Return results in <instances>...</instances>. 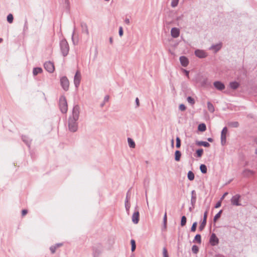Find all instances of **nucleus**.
<instances>
[{"mask_svg":"<svg viewBox=\"0 0 257 257\" xmlns=\"http://www.w3.org/2000/svg\"><path fill=\"white\" fill-rule=\"evenodd\" d=\"M184 71L185 72L186 75L188 77H189V72L188 71L186 70H184Z\"/></svg>","mask_w":257,"mask_h":257,"instance_id":"59","label":"nucleus"},{"mask_svg":"<svg viewBox=\"0 0 257 257\" xmlns=\"http://www.w3.org/2000/svg\"><path fill=\"white\" fill-rule=\"evenodd\" d=\"M109 42L110 44H112L113 43V39L112 37H110L109 39Z\"/></svg>","mask_w":257,"mask_h":257,"instance_id":"60","label":"nucleus"},{"mask_svg":"<svg viewBox=\"0 0 257 257\" xmlns=\"http://www.w3.org/2000/svg\"><path fill=\"white\" fill-rule=\"evenodd\" d=\"M197 225V222H195L193 223L192 226L191 228V232H195L196 230V227Z\"/></svg>","mask_w":257,"mask_h":257,"instance_id":"44","label":"nucleus"},{"mask_svg":"<svg viewBox=\"0 0 257 257\" xmlns=\"http://www.w3.org/2000/svg\"><path fill=\"white\" fill-rule=\"evenodd\" d=\"M194 54L195 56L199 58H205L207 56V53L203 50L197 49L195 51Z\"/></svg>","mask_w":257,"mask_h":257,"instance_id":"9","label":"nucleus"},{"mask_svg":"<svg viewBox=\"0 0 257 257\" xmlns=\"http://www.w3.org/2000/svg\"><path fill=\"white\" fill-rule=\"evenodd\" d=\"M207 140H208V142H213V139H212V138H208V139H207Z\"/></svg>","mask_w":257,"mask_h":257,"instance_id":"61","label":"nucleus"},{"mask_svg":"<svg viewBox=\"0 0 257 257\" xmlns=\"http://www.w3.org/2000/svg\"><path fill=\"white\" fill-rule=\"evenodd\" d=\"M181 65L184 67H186L189 64V60L185 56H181L179 58Z\"/></svg>","mask_w":257,"mask_h":257,"instance_id":"16","label":"nucleus"},{"mask_svg":"<svg viewBox=\"0 0 257 257\" xmlns=\"http://www.w3.org/2000/svg\"><path fill=\"white\" fill-rule=\"evenodd\" d=\"M187 100L191 105H193L195 103V100L191 96H188L187 98Z\"/></svg>","mask_w":257,"mask_h":257,"instance_id":"40","label":"nucleus"},{"mask_svg":"<svg viewBox=\"0 0 257 257\" xmlns=\"http://www.w3.org/2000/svg\"><path fill=\"white\" fill-rule=\"evenodd\" d=\"M81 79V73L79 70H77L74 77V84L76 88H77L80 85Z\"/></svg>","mask_w":257,"mask_h":257,"instance_id":"5","label":"nucleus"},{"mask_svg":"<svg viewBox=\"0 0 257 257\" xmlns=\"http://www.w3.org/2000/svg\"><path fill=\"white\" fill-rule=\"evenodd\" d=\"M198 130L200 132H204L206 130V125L204 123L199 124Z\"/></svg>","mask_w":257,"mask_h":257,"instance_id":"30","label":"nucleus"},{"mask_svg":"<svg viewBox=\"0 0 257 257\" xmlns=\"http://www.w3.org/2000/svg\"><path fill=\"white\" fill-rule=\"evenodd\" d=\"M222 47V45L221 43L217 44L215 45H212L209 49L210 50H213L215 53L217 52Z\"/></svg>","mask_w":257,"mask_h":257,"instance_id":"17","label":"nucleus"},{"mask_svg":"<svg viewBox=\"0 0 257 257\" xmlns=\"http://www.w3.org/2000/svg\"><path fill=\"white\" fill-rule=\"evenodd\" d=\"M167 221V213L166 212L165 213V214H164V217H163V225H164V228H166Z\"/></svg>","mask_w":257,"mask_h":257,"instance_id":"42","label":"nucleus"},{"mask_svg":"<svg viewBox=\"0 0 257 257\" xmlns=\"http://www.w3.org/2000/svg\"><path fill=\"white\" fill-rule=\"evenodd\" d=\"M203 153V150L202 149H199L196 151L197 156L198 157H201Z\"/></svg>","mask_w":257,"mask_h":257,"instance_id":"39","label":"nucleus"},{"mask_svg":"<svg viewBox=\"0 0 257 257\" xmlns=\"http://www.w3.org/2000/svg\"><path fill=\"white\" fill-rule=\"evenodd\" d=\"M207 218V211H205L204 213L203 219L199 227V229L200 231H202L204 229L205 225L206 224Z\"/></svg>","mask_w":257,"mask_h":257,"instance_id":"12","label":"nucleus"},{"mask_svg":"<svg viewBox=\"0 0 257 257\" xmlns=\"http://www.w3.org/2000/svg\"><path fill=\"white\" fill-rule=\"evenodd\" d=\"M127 142L130 148H134L135 147L136 144L133 139L130 138H127Z\"/></svg>","mask_w":257,"mask_h":257,"instance_id":"24","label":"nucleus"},{"mask_svg":"<svg viewBox=\"0 0 257 257\" xmlns=\"http://www.w3.org/2000/svg\"><path fill=\"white\" fill-rule=\"evenodd\" d=\"M44 67L46 70L49 73H53L55 70L54 63L51 61L46 62L44 64Z\"/></svg>","mask_w":257,"mask_h":257,"instance_id":"6","label":"nucleus"},{"mask_svg":"<svg viewBox=\"0 0 257 257\" xmlns=\"http://www.w3.org/2000/svg\"><path fill=\"white\" fill-rule=\"evenodd\" d=\"M79 106L78 105L74 106L72 110V115L68 119V128L71 132H75L78 130V120L79 116Z\"/></svg>","mask_w":257,"mask_h":257,"instance_id":"1","label":"nucleus"},{"mask_svg":"<svg viewBox=\"0 0 257 257\" xmlns=\"http://www.w3.org/2000/svg\"><path fill=\"white\" fill-rule=\"evenodd\" d=\"M119 36L121 37L123 35V29L122 27H119L118 31Z\"/></svg>","mask_w":257,"mask_h":257,"instance_id":"49","label":"nucleus"},{"mask_svg":"<svg viewBox=\"0 0 257 257\" xmlns=\"http://www.w3.org/2000/svg\"><path fill=\"white\" fill-rule=\"evenodd\" d=\"M197 200V195L195 190L191 191V204L193 208L195 207V205Z\"/></svg>","mask_w":257,"mask_h":257,"instance_id":"14","label":"nucleus"},{"mask_svg":"<svg viewBox=\"0 0 257 257\" xmlns=\"http://www.w3.org/2000/svg\"><path fill=\"white\" fill-rule=\"evenodd\" d=\"M130 198H131V193H130V190H129L126 193V198L125 199V202L127 203V202H129Z\"/></svg>","mask_w":257,"mask_h":257,"instance_id":"43","label":"nucleus"},{"mask_svg":"<svg viewBox=\"0 0 257 257\" xmlns=\"http://www.w3.org/2000/svg\"><path fill=\"white\" fill-rule=\"evenodd\" d=\"M228 125L231 127H237L239 126V123L237 121H230L228 123Z\"/></svg>","mask_w":257,"mask_h":257,"instance_id":"25","label":"nucleus"},{"mask_svg":"<svg viewBox=\"0 0 257 257\" xmlns=\"http://www.w3.org/2000/svg\"><path fill=\"white\" fill-rule=\"evenodd\" d=\"M222 213V210L219 211L214 217L213 221L216 222L217 220L220 217Z\"/></svg>","mask_w":257,"mask_h":257,"instance_id":"38","label":"nucleus"},{"mask_svg":"<svg viewBox=\"0 0 257 257\" xmlns=\"http://www.w3.org/2000/svg\"><path fill=\"white\" fill-rule=\"evenodd\" d=\"M163 257H169L168 251L166 247H164L163 249Z\"/></svg>","mask_w":257,"mask_h":257,"instance_id":"46","label":"nucleus"},{"mask_svg":"<svg viewBox=\"0 0 257 257\" xmlns=\"http://www.w3.org/2000/svg\"><path fill=\"white\" fill-rule=\"evenodd\" d=\"M196 144L198 146H204L205 147H209L210 146V144L208 142L204 141H196Z\"/></svg>","mask_w":257,"mask_h":257,"instance_id":"19","label":"nucleus"},{"mask_svg":"<svg viewBox=\"0 0 257 257\" xmlns=\"http://www.w3.org/2000/svg\"><path fill=\"white\" fill-rule=\"evenodd\" d=\"M221 205V201H218L215 204V208H219V207H220Z\"/></svg>","mask_w":257,"mask_h":257,"instance_id":"52","label":"nucleus"},{"mask_svg":"<svg viewBox=\"0 0 257 257\" xmlns=\"http://www.w3.org/2000/svg\"><path fill=\"white\" fill-rule=\"evenodd\" d=\"M22 141L28 146V147H30L31 140L26 136H22Z\"/></svg>","mask_w":257,"mask_h":257,"instance_id":"18","label":"nucleus"},{"mask_svg":"<svg viewBox=\"0 0 257 257\" xmlns=\"http://www.w3.org/2000/svg\"><path fill=\"white\" fill-rule=\"evenodd\" d=\"M243 175L244 176H249L252 175L253 174V172L251 170L246 169L243 171Z\"/></svg>","mask_w":257,"mask_h":257,"instance_id":"32","label":"nucleus"},{"mask_svg":"<svg viewBox=\"0 0 257 257\" xmlns=\"http://www.w3.org/2000/svg\"><path fill=\"white\" fill-rule=\"evenodd\" d=\"M179 0H172L171 6L173 8H175L178 5Z\"/></svg>","mask_w":257,"mask_h":257,"instance_id":"41","label":"nucleus"},{"mask_svg":"<svg viewBox=\"0 0 257 257\" xmlns=\"http://www.w3.org/2000/svg\"><path fill=\"white\" fill-rule=\"evenodd\" d=\"M57 248L55 246V245H52L50 246V250L52 253H54L56 251Z\"/></svg>","mask_w":257,"mask_h":257,"instance_id":"47","label":"nucleus"},{"mask_svg":"<svg viewBox=\"0 0 257 257\" xmlns=\"http://www.w3.org/2000/svg\"><path fill=\"white\" fill-rule=\"evenodd\" d=\"M181 146V140L179 137L176 138V147L177 148H180Z\"/></svg>","mask_w":257,"mask_h":257,"instance_id":"45","label":"nucleus"},{"mask_svg":"<svg viewBox=\"0 0 257 257\" xmlns=\"http://www.w3.org/2000/svg\"><path fill=\"white\" fill-rule=\"evenodd\" d=\"M200 170L201 172L203 174L206 173H207V169L206 166L205 165H204V164H201L200 166Z\"/></svg>","mask_w":257,"mask_h":257,"instance_id":"29","label":"nucleus"},{"mask_svg":"<svg viewBox=\"0 0 257 257\" xmlns=\"http://www.w3.org/2000/svg\"><path fill=\"white\" fill-rule=\"evenodd\" d=\"M230 86L233 89H237L239 86V83L236 81L231 82L230 83Z\"/></svg>","mask_w":257,"mask_h":257,"instance_id":"26","label":"nucleus"},{"mask_svg":"<svg viewBox=\"0 0 257 257\" xmlns=\"http://www.w3.org/2000/svg\"><path fill=\"white\" fill-rule=\"evenodd\" d=\"M28 28V22H27V20H26L25 21V22L24 29V30H27Z\"/></svg>","mask_w":257,"mask_h":257,"instance_id":"53","label":"nucleus"},{"mask_svg":"<svg viewBox=\"0 0 257 257\" xmlns=\"http://www.w3.org/2000/svg\"><path fill=\"white\" fill-rule=\"evenodd\" d=\"M131 207V204L130 202H127V203L125 202V208L126 211L127 213V214H129L130 213V209Z\"/></svg>","mask_w":257,"mask_h":257,"instance_id":"34","label":"nucleus"},{"mask_svg":"<svg viewBox=\"0 0 257 257\" xmlns=\"http://www.w3.org/2000/svg\"><path fill=\"white\" fill-rule=\"evenodd\" d=\"M101 251L99 249L93 248V257H98L101 253Z\"/></svg>","mask_w":257,"mask_h":257,"instance_id":"23","label":"nucleus"},{"mask_svg":"<svg viewBox=\"0 0 257 257\" xmlns=\"http://www.w3.org/2000/svg\"><path fill=\"white\" fill-rule=\"evenodd\" d=\"M214 86L218 90H222L225 88L224 84L219 81H215L213 83Z\"/></svg>","mask_w":257,"mask_h":257,"instance_id":"13","label":"nucleus"},{"mask_svg":"<svg viewBox=\"0 0 257 257\" xmlns=\"http://www.w3.org/2000/svg\"><path fill=\"white\" fill-rule=\"evenodd\" d=\"M54 245L57 248L58 247H60L62 246L63 245V243H56Z\"/></svg>","mask_w":257,"mask_h":257,"instance_id":"54","label":"nucleus"},{"mask_svg":"<svg viewBox=\"0 0 257 257\" xmlns=\"http://www.w3.org/2000/svg\"><path fill=\"white\" fill-rule=\"evenodd\" d=\"M171 35L174 38H178L180 35V30L178 28L174 27L171 29Z\"/></svg>","mask_w":257,"mask_h":257,"instance_id":"15","label":"nucleus"},{"mask_svg":"<svg viewBox=\"0 0 257 257\" xmlns=\"http://www.w3.org/2000/svg\"><path fill=\"white\" fill-rule=\"evenodd\" d=\"M192 251L194 253L197 254L199 251L198 247L196 245H193L192 247Z\"/></svg>","mask_w":257,"mask_h":257,"instance_id":"35","label":"nucleus"},{"mask_svg":"<svg viewBox=\"0 0 257 257\" xmlns=\"http://www.w3.org/2000/svg\"><path fill=\"white\" fill-rule=\"evenodd\" d=\"M240 198V195L239 194L233 196L230 200L231 204L234 206H240L241 204L239 203Z\"/></svg>","mask_w":257,"mask_h":257,"instance_id":"8","label":"nucleus"},{"mask_svg":"<svg viewBox=\"0 0 257 257\" xmlns=\"http://www.w3.org/2000/svg\"><path fill=\"white\" fill-rule=\"evenodd\" d=\"M43 71L42 69L40 67L34 68L33 70V74L34 76H36L39 73H42Z\"/></svg>","mask_w":257,"mask_h":257,"instance_id":"20","label":"nucleus"},{"mask_svg":"<svg viewBox=\"0 0 257 257\" xmlns=\"http://www.w3.org/2000/svg\"><path fill=\"white\" fill-rule=\"evenodd\" d=\"M227 133V128L224 127L221 133V143L222 145H224L226 141V135Z\"/></svg>","mask_w":257,"mask_h":257,"instance_id":"11","label":"nucleus"},{"mask_svg":"<svg viewBox=\"0 0 257 257\" xmlns=\"http://www.w3.org/2000/svg\"><path fill=\"white\" fill-rule=\"evenodd\" d=\"M124 23L127 25H130V21L128 18H126L124 20Z\"/></svg>","mask_w":257,"mask_h":257,"instance_id":"56","label":"nucleus"},{"mask_svg":"<svg viewBox=\"0 0 257 257\" xmlns=\"http://www.w3.org/2000/svg\"><path fill=\"white\" fill-rule=\"evenodd\" d=\"M61 85L65 91H67L69 87V81L67 77L63 76L60 78Z\"/></svg>","mask_w":257,"mask_h":257,"instance_id":"4","label":"nucleus"},{"mask_svg":"<svg viewBox=\"0 0 257 257\" xmlns=\"http://www.w3.org/2000/svg\"><path fill=\"white\" fill-rule=\"evenodd\" d=\"M194 208H193L192 207V206L191 207H190L189 209L190 211H191L193 209H194Z\"/></svg>","mask_w":257,"mask_h":257,"instance_id":"64","label":"nucleus"},{"mask_svg":"<svg viewBox=\"0 0 257 257\" xmlns=\"http://www.w3.org/2000/svg\"><path fill=\"white\" fill-rule=\"evenodd\" d=\"M75 31V27L74 26V30H73V33H72V40L74 44H75V41H74V39Z\"/></svg>","mask_w":257,"mask_h":257,"instance_id":"50","label":"nucleus"},{"mask_svg":"<svg viewBox=\"0 0 257 257\" xmlns=\"http://www.w3.org/2000/svg\"><path fill=\"white\" fill-rule=\"evenodd\" d=\"M109 95H105L104 98V100H103V102H107L109 101Z\"/></svg>","mask_w":257,"mask_h":257,"instance_id":"51","label":"nucleus"},{"mask_svg":"<svg viewBox=\"0 0 257 257\" xmlns=\"http://www.w3.org/2000/svg\"><path fill=\"white\" fill-rule=\"evenodd\" d=\"M179 109L181 110V111H184L186 110V106H185L184 104H181L180 105H179Z\"/></svg>","mask_w":257,"mask_h":257,"instance_id":"48","label":"nucleus"},{"mask_svg":"<svg viewBox=\"0 0 257 257\" xmlns=\"http://www.w3.org/2000/svg\"><path fill=\"white\" fill-rule=\"evenodd\" d=\"M135 101H136L137 107H139L140 106V102H139V99L138 97H137L136 98Z\"/></svg>","mask_w":257,"mask_h":257,"instance_id":"55","label":"nucleus"},{"mask_svg":"<svg viewBox=\"0 0 257 257\" xmlns=\"http://www.w3.org/2000/svg\"><path fill=\"white\" fill-rule=\"evenodd\" d=\"M137 208L138 206L137 205L135 207V211L132 217V222L135 224H138L139 221L140 213Z\"/></svg>","mask_w":257,"mask_h":257,"instance_id":"7","label":"nucleus"},{"mask_svg":"<svg viewBox=\"0 0 257 257\" xmlns=\"http://www.w3.org/2000/svg\"><path fill=\"white\" fill-rule=\"evenodd\" d=\"M194 242L196 241L198 243H201V236L200 234H197L195 235L194 239L193 241Z\"/></svg>","mask_w":257,"mask_h":257,"instance_id":"28","label":"nucleus"},{"mask_svg":"<svg viewBox=\"0 0 257 257\" xmlns=\"http://www.w3.org/2000/svg\"><path fill=\"white\" fill-rule=\"evenodd\" d=\"M207 105L208 110L210 112H213L214 111V107L213 105L210 102H208Z\"/></svg>","mask_w":257,"mask_h":257,"instance_id":"27","label":"nucleus"},{"mask_svg":"<svg viewBox=\"0 0 257 257\" xmlns=\"http://www.w3.org/2000/svg\"><path fill=\"white\" fill-rule=\"evenodd\" d=\"M60 48L62 55L64 57L66 56L69 53V46L65 39H63L60 42Z\"/></svg>","mask_w":257,"mask_h":257,"instance_id":"2","label":"nucleus"},{"mask_svg":"<svg viewBox=\"0 0 257 257\" xmlns=\"http://www.w3.org/2000/svg\"><path fill=\"white\" fill-rule=\"evenodd\" d=\"M28 213V211L26 209H24L22 211V216L25 215Z\"/></svg>","mask_w":257,"mask_h":257,"instance_id":"57","label":"nucleus"},{"mask_svg":"<svg viewBox=\"0 0 257 257\" xmlns=\"http://www.w3.org/2000/svg\"><path fill=\"white\" fill-rule=\"evenodd\" d=\"M227 194H228V193H227V192H225V193L223 194V196L221 197V199H222L223 198H224V197H225L226 195H227Z\"/></svg>","mask_w":257,"mask_h":257,"instance_id":"62","label":"nucleus"},{"mask_svg":"<svg viewBox=\"0 0 257 257\" xmlns=\"http://www.w3.org/2000/svg\"><path fill=\"white\" fill-rule=\"evenodd\" d=\"M131 243L132 245L131 250L133 252L135 251L136 248L135 240L134 239H132L131 241Z\"/></svg>","mask_w":257,"mask_h":257,"instance_id":"33","label":"nucleus"},{"mask_svg":"<svg viewBox=\"0 0 257 257\" xmlns=\"http://www.w3.org/2000/svg\"><path fill=\"white\" fill-rule=\"evenodd\" d=\"M187 221L186 217L185 216H183L181 217V225L182 226H184L185 225Z\"/></svg>","mask_w":257,"mask_h":257,"instance_id":"37","label":"nucleus"},{"mask_svg":"<svg viewBox=\"0 0 257 257\" xmlns=\"http://www.w3.org/2000/svg\"><path fill=\"white\" fill-rule=\"evenodd\" d=\"M14 17L12 14H10L7 16V21L9 23H12L13 22Z\"/></svg>","mask_w":257,"mask_h":257,"instance_id":"36","label":"nucleus"},{"mask_svg":"<svg viewBox=\"0 0 257 257\" xmlns=\"http://www.w3.org/2000/svg\"><path fill=\"white\" fill-rule=\"evenodd\" d=\"M81 26L82 27L83 32H85L87 35H89V31L86 24L85 23H82L81 24Z\"/></svg>","mask_w":257,"mask_h":257,"instance_id":"21","label":"nucleus"},{"mask_svg":"<svg viewBox=\"0 0 257 257\" xmlns=\"http://www.w3.org/2000/svg\"><path fill=\"white\" fill-rule=\"evenodd\" d=\"M209 242L212 246L217 245L219 243V239L215 233L211 234L209 238Z\"/></svg>","mask_w":257,"mask_h":257,"instance_id":"10","label":"nucleus"},{"mask_svg":"<svg viewBox=\"0 0 257 257\" xmlns=\"http://www.w3.org/2000/svg\"><path fill=\"white\" fill-rule=\"evenodd\" d=\"M187 177L190 181L193 180L194 179V173L191 171H189L187 174Z\"/></svg>","mask_w":257,"mask_h":257,"instance_id":"31","label":"nucleus"},{"mask_svg":"<svg viewBox=\"0 0 257 257\" xmlns=\"http://www.w3.org/2000/svg\"><path fill=\"white\" fill-rule=\"evenodd\" d=\"M59 103L60 111L63 113H66L68 110V105L66 97L64 95L59 98Z\"/></svg>","mask_w":257,"mask_h":257,"instance_id":"3","label":"nucleus"},{"mask_svg":"<svg viewBox=\"0 0 257 257\" xmlns=\"http://www.w3.org/2000/svg\"><path fill=\"white\" fill-rule=\"evenodd\" d=\"M181 156V152L178 150L176 151L175 153V160L176 161H179L180 160Z\"/></svg>","mask_w":257,"mask_h":257,"instance_id":"22","label":"nucleus"},{"mask_svg":"<svg viewBox=\"0 0 257 257\" xmlns=\"http://www.w3.org/2000/svg\"><path fill=\"white\" fill-rule=\"evenodd\" d=\"M214 257H225L224 255L221 254H216Z\"/></svg>","mask_w":257,"mask_h":257,"instance_id":"58","label":"nucleus"},{"mask_svg":"<svg viewBox=\"0 0 257 257\" xmlns=\"http://www.w3.org/2000/svg\"><path fill=\"white\" fill-rule=\"evenodd\" d=\"M105 103V102H103L102 103H101L100 104L101 107H102L104 105Z\"/></svg>","mask_w":257,"mask_h":257,"instance_id":"63","label":"nucleus"}]
</instances>
